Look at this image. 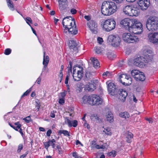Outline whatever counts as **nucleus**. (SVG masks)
Here are the masks:
<instances>
[{"label":"nucleus","mask_w":158,"mask_h":158,"mask_svg":"<svg viewBox=\"0 0 158 158\" xmlns=\"http://www.w3.org/2000/svg\"><path fill=\"white\" fill-rule=\"evenodd\" d=\"M32 87L30 88L29 89L27 90L25 92L22 96L21 97L22 98L25 96L27 95L32 90Z\"/></svg>","instance_id":"obj_39"},{"label":"nucleus","mask_w":158,"mask_h":158,"mask_svg":"<svg viewBox=\"0 0 158 158\" xmlns=\"http://www.w3.org/2000/svg\"><path fill=\"white\" fill-rule=\"evenodd\" d=\"M84 18L88 21H90L91 19L90 16L89 15H85Z\"/></svg>","instance_id":"obj_50"},{"label":"nucleus","mask_w":158,"mask_h":158,"mask_svg":"<svg viewBox=\"0 0 158 158\" xmlns=\"http://www.w3.org/2000/svg\"><path fill=\"white\" fill-rule=\"evenodd\" d=\"M133 135L132 133L131 132H128L127 135L126 136L127 141L130 143L131 142V139L133 138Z\"/></svg>","instance_id":"obj_33"},{"label":"nucleus","mask_w":158,"mask_h":158,"mask_svg":"<svg viewBox=\"0 0 158 158\" xmlns=\"http://www.w3.org/2000/svg\"><path fill=\"white\" fill-rule=\"evenodd\" d=\"M115 26V21L113 19H109L103 23V28L105 31H109L114 29Z\"/></svg>","instance_id":"obj_8"},{"label":"nucleus","mask_w":158,"mask_h":158,"mask_svg":"<svg viewBox=\"0 0 158 158\" xmlns=\"http://www.w3.org/2000/svg\"><path fill=\"white\" fill-rule=\"evenodd\" d=\"M73 76L74 81H79L82 77L83 74L82 67L77 65L73 67Z\"/></svg>","instance_id":"obj_4"},{"label":"nucleus","mask_w":158,"mask_h":158,"mask_svg":"<svg viewBox=\"0 0 158 158\" xmlns=\"http://www.w3.org/2000/svg\"><path fill=\"white\" fill-rule=\"evenodd\" d=\"M146 27L149 31H153L158 29V18L150 16L147 20Z\"/></svg>","instance_id":"obj_3"},{"label":"nucleus","mask_w":158,"mask_h":158,"mask_svg":"<svg viewBox=\"0 0 158 158\" xmlns=\"http://www.w3.org/2000/svg\"><path fill=\"white\" fill-rule=\"evenodd\" d=\"M123 40L128 43H134L139 41V39L133 35L129 33H124L122 35Z\"/></svg>","instance_id":"obj_7"},{"label":"nucleus","mask_w":158,"mask_h":158,"mask_svg":"<svg viewBox=\"0 0 158 158\" xmlns=\"http://www.w3.org/2000/svg\"><path fill=\"white\" fill-rule=\"evenodd\" d=\"M120 81L123 84L126 85H129L132 82L130 76L126 74H123L121 75Z\"/></svg>","instance_id":"obj_10"},{"label":"nucleus","mask_w":158,"mask_h":158,"mask_svg":"<svg viewBox=\"0 0 158 158\" xmlns=\"http://www.w3.org/2000/svg\"><path fill=\"white\" fill-rule=\"evenodd\" d=\"M145 119L147 121H148V122L149 123H152L153 122V119L151 118H145Z\"/></svg>","instance_id":"obj_54"},{"label":"nucleus","mask_w":158,"mask_h":158,"mask_svg":"<svg viewBox=\"0 0 158 158\" xmlns=\"http://www.w3.org/2000/svg\"><path fill=\"white\" fill-rule=\"evenodd\" d=\"M106 118L107 120L110 123H112L114 121L113 114L111 112H108L106 115Z\"/></svg>","instance_id":"obj_28"},{"label":"nucleus","mask_w":158,"mask_h":158,"mask_svg":"<svg viewBox=\"0 0 158 158\" xmlns=\"http://www.w3.org/2000/svg\"><path fill=\"white\" fill-rule=\"evenodd\" d=\"M41 80V78L40 77H39L36 81L37 82V83L38 84H40V81Z\"/></svg>","instance_id":"obj_63"},{"label":"nucleus","mask_w":158,"mask_h":158,"mask_svg":"<svg viewBox=\"0 0 158 158\" xmlns=\"http://www.w3.org/2000/svg\"><path fill=\"white\" fill-rule=\"evenodd\" d=\"M87 25L92 33L96 34L97 33V24L93 20H90L87 23Z\"/></svg>","instance_id":"obj_13"},{"label":"nucleus","mask_w":158,"mask_h":158,"mask_svg":"<svg viewBox=\"0 0 158 158\" xmlns=\"http://www.w3.org/2000/svg\"><path fill=\"white\" fill-rule=\"evenodd\" d=\"M67 91L65 90H64L63 92H61L60 93L61 95V98H64V97L67 94Z\"/></svg>","instance_id":"obj_43"},{"label":"nucleus","mask_w":158,"mask_h":158,"mask_svg":"<svg viewBox=\"0 0 158 158\" xmlns=\"http://www.w3.org/2000/svg\"><path fill=\"white\" fill-rule=\"evenodd\" d=\"M64 99L63 98H60L59 99V103L60 104H63L64 103Z\"/></svg>","instance_id":"obj_48"},{"label":"nucleus","mask_w":158,"mask_h":158,"mask_svg":"<svg viewBox=\"0 0 158 158\" xmlns=\"http://www.w3.org/2000/svg\"><path fill=\"white\" fill-rule=\"evenodd\" d=\"M23 145L22 144H19L18 147L17 152L18 153H20L21 151L23 149Z\"/></svg>","instance_id":"obj_44"},{"label":"nucleus","mask_w":158,"mask_h":158,"mask_svg":"<svg viewBox=\"0 0 158 158\" xmlns=\"http://www.w3.org/2000/svg\"><path fill=\"white\" fill-rule=\"evenodd\" d=\"M15 124L17 126V127L18 129L20 128L21 127V125L19 124V122L15 123Z\"/></svg>","instance_id":"obj_56"},{"label":"nucleus","mask_w":158,"mask_h":158,"mask_svg":"<svg viewBox=\"0 0 158 158\" xmlns=\"http://www.w3.org/2000/svg\"><path fill=\"white\" fill-rule=\"evenodd\" d=\"M49 57L48 56H45V52H44V58L43 64L44 65V68L45 69L47 67L49 61Z\"/></svg>","instance_id":"obj_25"},{"label":"nucleus","mask_w":158,"mask_h":158,"mask_svg":"<svg viewBox=\"0 0 158 158\" xmlns=\"http://www.w3.org/2000/svg\"><path fill=\"white\" fill-rule=\"evenodd\" d=\"M149 52V54H147L146 57V58L148 60V61L152 60L153 59V54H152V52L151 50H149L147 51V52Z\"/></svg>","instance_id":"obj_31"},{"label":"nucleus","mask_w":158,"mask_h":158,"mask_svg":"<svg viewBox=\"0 0 158 158\" xmlns=\"http://www.w3.org/2000/svg\"><path fill=\"white\" fill-rule=\"evenodd\" d=\"M97 40L98 42L100 44H102L103 42V39L100 37H98V38Z\"/></svg>","instance_id":"obj_47"},{"label":"nucleus","mask_w":158,"mask_h":158,"mask_svg":"<svg viewBox=\"0 0 158 158\" xmlns=\"http://www.w3.org/2000/svg\"><path fill=\"white\" fill-rule=\"evenodd\" d=\"M28 151L26 152V153L25 154H23V155L21 156L20 157V158H24L26 156L27 154H28Z\"/></svg>","instance_id":"obj_55"},{"label":"nucleus","mask_w":158,"mask_h":158,"mask_svg":"<svg viewBox=\"0 0 158 158\" xmlns=\"http://www.w3.org/2000/svg\"><path fill=\"white\" fill-rule=\"evenodd\" d=\"M95 50L96 52L98 54H99L101 52V50L99 48H96Z\"/></svg>","instance_id":"obj_57"},{"label":"nucleus","mask_w":158,"mask_h":158,"mask_svg":"<svg viewBox=\"0 0 158 158\" xmlns=\"http://www.w3.org/2000/svg\"><path fill=\"white\" fill-rule=\"evenodd\" d=\"M63 25L65 28L64 31V33H69L75 35L77 33L78 30L76 28L74 19L71 16H67L64 18L62 22Z\"/></svg>","instance_id":"obj_1"},{"label":"nucleus","mask_w":158,"mask_h":158,"mask_svg":"<svg viewBox=\"0 0 158 158\" xmlns=\"http://www.w3.org/2000/svg\"><path fill=\"white\" fill-rule=\"evenodd\" d=\"M116 155V152L114 150L111 151L109 153V156H112L113 157H115Z\"/></svg>","instance_id":"obj_40"},{"label":"nucleus","mask_w":158,"mask_h":158,"mask_svg":"<svg viewBox=\"0 0 158 158\" xmlns=\"http://www.w3.org/2000/svg\"><path fill=\"white\" fill-rule=\"evenodd\" d=\"M63 78V76H62L61 75H59L58 79L59 80L60 83L61 81Z\"/></svg>","instance_id":"obj_61"},{"label":"nucleus","mask_w":158,"mask_h":158,"mask_svg":"<svg viewBox=\"0 0 158 158\" xmlns=\"http://www.w3.org/2000/svg\"><path fill=\"white\" fill-rule=\"evenodd\" d=\"M44 145L45 146V148H46L47 149L50 146V145L49 144V141L46 142H45L44 143Z\"/></svg>","instance_id":"obj_49"},{"label":"nucleus","mask_w":158,"mask_h":158,"mask_svg":"<svg viewBox=\"0 0 158 158\" xmlns=\"http://www.w3.org/2000/svg\"><path fill=\"white\" fill-rule=\"evenodd\" d=\"M70 12L72 14H75L77 13V10L73 8L70 10Z\"/></svg>","instance_id":"obj_53"},{"label":"nucleus","mask_w":158,"mask_h":158,"mask_svg":"<svg viewBox=\"0 0 158 158\" xmlns=\"http://www.w3.org/2000/svg\"><path fill=\"white\" fill-rule=\"evenodd\" d=\"M73 156L75 158H79V156L76 152L73 153Z\"/></svg>","instance_id":"obj_51"},{"label":"nucleus","mask_w":158,"mask_h":158,"mask_svg":"<svg viewBox=\"0 0 158 158\" xmlns=\"http://www.w3.org/2000/svg\"><path fill=\"white\" fill-rule=\"evenodd\" d=\"M118 98L121 101L124 102L127 97V92L122 89L118 91Z\"/></svg>","instance_id":"obj_16"},{"label":"nucleus","mask_w":158,"mask_h":158,"mask_svg":"<svg viewBox=\"0 0 158 158\" xmlns=\"http://www.w3.org/2000/svg\"><path fill=\"white\" fill-rule=\"evenodd\" d=\"M139 14L138 10L136 8H133L132 7L130 15V16H137Z\"/></svg>","instance_id":"obj_27"},{"label":"nucleus","mask_w":158,"mask_h":158,"mask_svg":"<svg viewBox=\"0 0 158 158\" xmlns=\"http://www.w3.org/2000/svg\"><path fill=\"white\" fill-rule=\"evenodd\" d=\"M25 20L26 21L27 23L28 24L30 27L31 26L29 22L31 23H32V20L31 19V18L29 17H27L25 19Z\"/></svg>","instance_id":"obj_38"},{"label":"nucleus","mask_w":158,"mask_h":158,"mask_svg":"<svg viewBox=\"0 0 158 158\" xmlns=\"http://www.w3.org/2000/svg\"><path fill=\"white\" fill-rule=\"evenodd\" d=\"M121 40V39L117 35H110L108 37L107 39V42L115 47H118L120 45Z\"/></svg>","instance_id":"obj_5"},{"label":"nucleus","mask_w":158,"mask_h":158,"mask_svg":"<svg viewBox=\"0 0 158 158\" xmlns=\"http://www.w3.org/2000/svg\"><path fill=\"white\" fill-rule=\"evenodd\" d=\"M69 64L70 66H69L67 68H68V72H72V63L71 61H69Z\"/></svg>","instance_id":"obj_45"},{"label":"nucleus","mask_w":158,"mask_h":158,"mask_svg":"<svg viewBox=\"0 0 158 158\" xmlns=\"http://www.w3.org/2000/svg\"><path fill=\"white\" fill-rule=\"evenodd\" d=\"M49 144L50 146H52L53 148H54L55 147V143H56V140L55 139H53L51 140H49Z\"/></svg>","instance_id":"obj_37"},{"label":"nucleus","mask_w":158,"mask_h":158,"mask_svg":"<svg viewBox=\"0 0 158 158\" xmlns=\"http://www.w3.org/2000/svg\"><path fill=\"white\" fill-rule=\"evenodd\" d=\"M148 37L150 42L153 43L158 44V32L149 33Z\"/></svg>","instance_id":"obj_15"},{"label":"nucleus","mask_w":158,"mask_h":158,"mask_svg":"<svg viewBox=\"0 0 158 158\" xmlns=\"http://www.w3.org/2000/svg\"><path fill=\"white\" fill-rule=\"evenodd\" d=\"M140 72H141L138 70L134 69L131 71V74L132 76L135 79L136 77L138 76Z\"/></svg>","instance_id":"obj_29"},{"label":"nucleus","mask_w":158,"mask_h":158,"mask_svg":"<svg viewBox=\"0 0 158 158\" xmlns=\"http://www.w3.org/2000/svg\"><path fill=\"white\" fill-rule=\"evenodd\" d=\"M117 10L115 3L112 2L105 1L102 5L101 12L105 15H110L115 12Z\"/></svg>","instance_id":"obj_2"},{"label":"nucleus","mask_w":158,"mask_h":158,"mask_svg":"<svg viewBox=\"0 0 158 158\" xmlns=\"http://www.w3.org/2000/svg\"><path fill=\"white\" fill-rule=\"evenodd\" d=\"M105 145H102L101 146L97 145L95 146V148L97 149H105Z\"/></svg>","instance_id":"obj_46"},{"label":"nucleus","mask_w":158,"mask_h":158,"mask_svg":"<svg viewBox=\"0 0 158 158\" xmlns=\"http://www.w3.org/2000/svg\"><path fill=\"white\" fill-rule=\"evenodd\" d=\"M144 58L143 57H138L134 60V64L135 65L139 67H142L145 65Z\"/></svg>","instance_id":"obj_14"},{"label":"nucleus","mask_w":158,"mask_h":158,"mask_svg":"<svg viewBox=\"0 0 158 158\" xmlns=\"http://www.w3.org/2000/svg\"><path fill=\"white\" fill-rule=\"evenodd\" d=\"M62 134H63L64 136H70L69 132L67 130H61L59 131L58 132V135H60Z\"/></svg>","instance_id":"obj_32"},{"label":"nucleus","mask_w":158,"mask_h":158,"mask_svg":"<svg viewBox=\"0 0 158 158\" xmlns=\"http://www.w3.org/2000/svg\"><path fill=\"white\" fill-rule=\"evenodd\" d=\"M50 116L52 118H54L55 117V114L54 111H51L50 114Z\"/></svg>","instance_id":"obj_59"},{"label":"nucleus","mask_w":158,"mask_h":158,"mask_svg":"<svg viewBox=\"0 0 158 158\" xmlns=\"http://www.w3.org/2000/svg\"><path fill=\"white\" fill-rule=\"evenodd\" d=\"M135 19H130L128 18H125L122 20L120 24L123 25L126 29H127L128 30L130 27L132 26V25L135 22Z\"/></svg>","instance_id":"obj_9"},{"label":"nucleus","mask_w":158,"mask_h":158,"mask_svg":"<svg viewBox=\"0 0 158 158\" xmlns=\"http://www.w3.org/2000/svg\"><path fill=\"white\" fill-rule=\"evenodd\" d=\"M90 118L93 121H97L98 120V117L96 114H92L90 116Z\"/></svg>","instance_id":"obj_36"},{"label":"nucleus","mask_w":158,"mask_h":158,"mask_svg":"<svg viewBox=\"0 0 158 158\" xmlns=\"http://www.w3.org/2000/svg\"><path fill=\"white\" fill-rule=\"evenodd\" d=\"M51 133L52 131L50 129L48 130L47 132V135L48 137L50 136Z\"/></svg>","instance_id":"obj_58"},{"label":"nucleus","mask_w":158,"mask_h":158,"mask_svg":"<svg viewBox=\"0 0 158 158\" xmlns=\"http://www.w3.org/2000/svg\"><path fill=\"white\" fill-rule=\"evenodd\" d=\"M129 29V31L134 34H140L143 31L142 23L135 19V22Z\"/></svg>","instance_id":"obj_6"},{"label":"nucleus","mask_w":158,"mask_h":158,"mask_svg":"<svg viewBox=\"0 0 158 158\" xmlns=\"http://www.w3.org/2000/svg\"><path fill=\"white\" fill-rule=\"evenodd\" d=\"M56 148H57V149L58 150V151H59V153L60 154L61 153V147L59 146H56Z\"/></svg>","instance_id":"obj_60"},{"label":"nucleus","mask_w":158,"mask_h":158,"mask_svg":"<svg viewBox=\"0 0 158 158\" xmlns=\"http://www.w3.org/2000/svg\"><path fill=\"white\" fill-rule=\"evenodd\" d=\"M92 74H91L90 72H86L85 76L87 78H89L91 76Z\"/></svg>","instance_id":"obj_52"},{"label":"nucleus","mask_w":158,"mask_h":158,"mask_svg":"<svg viewBox=\"0 0 158 158\" xmlns=\"http://www.w3.org/2000/svg\"><path fill=\"white\" fill-rule=\"evenodd\" d=\"M69 46L71 49H72L73 51L76 52L77 51V43L75 41L72 40H70Z\"/></svg>","instance_id":"obj_21"},{"label":"nucleus","mask_w":158,"mask_h":158,"mask_svg":"<svg viewBox=\"0 0 158 158\" xmlns=\"http://www.w3.org/2000/svg\"><path fill=\"white\" fill-rule=\"evenodd\" d=\"M68 2H58L60 10L61 11L65 10L68 6Z\"/></svg>","instance_id":"obj_23"},{"label":"nucleus","mask_w":158,"mask_h":158,"mask_svg":"<svg viewBox=\"0 0 158 158\" xmlns=\"http://www.w3.org/2000/svg\"><path fill=\"white\" fill-rule=\"evenodd\" d=\"M119 115L121 117L125 119L128 118L130 116L129 114L126 111L120 113Z\"/></svg>","instance_id":"obj_30"},{"label":"nucleus","mask_w":158,"mask_h":158,"mask_svg":"<svg viewBox=\"0 0 158 158\" xmlns=\"http://www.w3.org/2000/svg\"><path fill=\"white\" fill-rule=\"evenodd\" d=\"M65 122L66 123H67L69 126L70 127L73 126L74 127H76L77 125V120H70L68 117L65 118Z\"/></svg>","instance_id":"obj_19"},{"label":"nucleus","mask_w":158,"mask_h":158,"mask_svg":"<svg viewBox=\"0 0 158 158\" xmlns=\"http://www.w3.org/2000/svg\"><path fill=\"white\" fill-rule=\"evenodd\" d=\"M11 51L10 48H7L5 50L4 53L6 55H8L11 53Z\"/></svg>","instance_id":"obj_42"},{"label":"nucleus","mask_w":158,"mask_h":158,"mask_svg":"<svg viewBox=\"0 0 158 158\" xmlns=\"http://www.w3.org/2000/svg\"><path fill=\"white\" fill-rule=\"evenodd\" d=\"M138 3L139 5V8L143 10H145L147 9L150 5V0H139Z\"/></svg>","instance_id":"obj_11"},{"label":"nucleus","mask_w":158,"mask_h":158,"mask_svg":"<svg viewBox=\"0 0 158 158\" xmlns=\"http://www.w3.org/2000/svg\"><path fill=\"white\" fill-rule=\"evenodd\" d=\"M103 132L107 135H111L112 134L111 130L109 128H105L104 130L103 131Z\"/></svg>","instance_id":"obj_35"},{"label":"nucleus","mask_w":158,"mask_h":158,"mask_svg":"<svg viewBox=\"0 0 158 158\" xmlns=\"http://www.w3.org/2000/svg\"><path fill=\"white\" fill-rule=\"evenodd\" d=\"M40 130L41 131H45V130L43 127H40L39 128Z\"/></svg>","instance_id":"obj_64"},{"label":"nucleus","mask_w":158,"mask_h":158,"mask_svg":"<svg viewBox=\"0 0 158 158\" xmlns=\"http://www.w3.org/2000/svg\"><path fill=\"white\" fill-rule=\"evenodd\" d=\"M84 125L85 127H87L88 129H89L90 128V127L88 124L86 123H85L84 124Z\"/></svg>","instance_id":"obj_62"},{"label":"nucleus","mask_w":158,"mask_h":158,"mask_svg":"<svg viewBox=\"0 0 158 158\" xmlns=\"http://www.w3.org/2000/svg\"><path fill=\"white\" fill-rule=\"evenodd\" d=\"M94 102H95L94 105H98L101 104L103 102V100L98 95L96 94H94L93 97Z\"/></svg>","instance_id":"obj_20"},{"label":"nucleus","mask_w":158,"mask_h":158,"mask_svg":"<svg viewBox=\"0 0 158 158\" xmlns=\"http://www.w3.org/2000/svg\"><path fill=\"white\" fill-rule=\"evenodd\" d=\"M131 6L130 5H127L124 6L123 9L124 14L127 16H130Z\"/></svg>","instance_id":"obj_22"},{"label":"nucleus","mask_w":158,"mask_h":158,"mask_svg":"<svg viewBox=\"0 0 158 158\" xmlns=\"http://www.w3.org/2000/svg\"><path fill=\"white\" fill-rule=\"evenodd\" d=\"M146 79V77L144 73L140 72L138 76L136 77L135 80L137 81H144Z\"/></svg>","instance_id":"obj_26"},{"label":"nucleus","mask_w":158,"mask_h":158,"mask_svg":"<svg viewBox=\"0 0 158 158\" xmlns=\"http://www.w3.org/2000/svg\"><path fill=\"white\" fill-rule=\"evenodd\" d=\"M90 60L93 63L94 67L96 68H98L100 67V64L98 59L94 57H92Z\"/></svg>","instance_id":"obj_24"},{"label":"nucleus","mask_w":158,"mask_h":158,"mask_svg":"<svg viewBox=\"0 0 158 158\" xmlns=\"http://www.w3.org/2000/svg\"><path fill=\"white\" fill-rule=\"evenodd\" d=\"M7 2L8 6L9 8L12 10H14L15 9L13 3L11 2L10 0H7Z\"/></svg>","instance_id":"obj_34"},{"label":"nucleus","mask_w":158,"mask_h":158,"mask_svg":"<svg viewBox=\"0 0 158 158\" xmlns=\"http://www.w3.org/2000/svg\"><path fill=\"white\" fill-rule=\"evenodd\" d=\"M23 120L27 123H29L31 121V118L30 116H27L23 119Z\"/></svg>","instance_id":"obj_41"},{"label":"nucleus","mask_w":158,"mask_h":158,"mask_svg":"<svg viewBox=\"0 0 158 158\" xmlns=\"http://www.w3.org/2000/svg\"><path fill=\"white\" fill-rule=\"evenodd\" d=\"M94 94L89 96L85 95L82 98L83 103L85 104H89L92 105H94Z\"/></svg>","instance_id":"obj_12"},{"label":"nucleus","mask_w":158,"mask_h":158,"mask_svg":"<svg viewBox=\"0 0 158 158\" xmlns=\"http://www.w3.org/2000/svg\"><path fill=\"white\" fill-rule=\"evenodd\" d=\"M107 85L108 90V92L110 93H114L116 90V86L112 82L108 81L106 82Z\"/></svg>","instance_id":"obj_18"},{"label":"nucleus","mask_w":158,"mask_h":158,"mask_svg":"<svg viewBox=\"0 0 158 158\" xmlns=\"http://www.w3.org/2000/svg\"><path fill=\"white\" fill-rule=\"evenodd\" d=\"M91 83H89L88 85H86V88L89 91H92L96 89V84L98 83V80H95V82L93 81V83L92 81Z\"/></svg>","instance_id":"obj_17"}]
</instances>
